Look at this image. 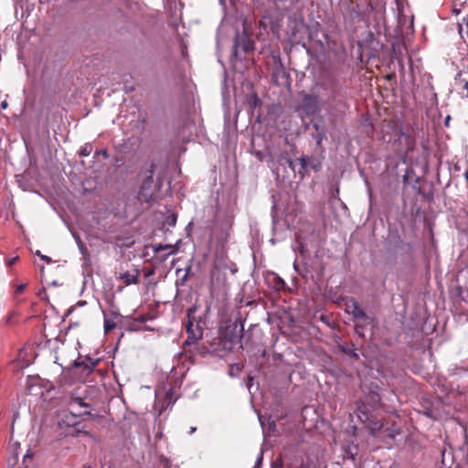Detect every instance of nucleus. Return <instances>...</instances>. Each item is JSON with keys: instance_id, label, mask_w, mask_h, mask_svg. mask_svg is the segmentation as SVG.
<instances>
[{"instance_id": "nucleus-1", "label": "nucleus", "mask_w": 468, "mask_h": 468, "mask_svg": "<svg viewBox=\"0 0 468 468\" xmlns=\"http://www.w3.org/2000/svg\"><path fill=\"white\" fill-rule=\"evenodd\" d=\"M155 168L156 165L152 163L150 168L145 173L138 193V197L142 202H150L157 190L156 183L154 180Z\"/></svg>"}, {"instance_id": "nucleus-2", "label": "nucleus", "mask_w": 468, "mask_h": 468, "mask_svg": "<svg viewBox=\"0 0 468 468\" xmlns=\"http://www.w3.org/2000/svg\"><path fill=\"white\" fill-rule=\"evenodd\" d=\"M195 311L196 307L188 308L186 311L187 323L186 324V329L187 333V338L186 339L185 344L188 346L195 344L203 336V329L199 324V321H197L196 318L192 315Z\"/></svg>"}, {"instance_id": "nucleus-3", "label": "nucleus", "mask_w": 468, "mask_h": 468, "mask_svg": "<svg viewBox=\"0 0 468 468\" xmlns=\"http://www.w3.org/2000/svg\"><path fill=\"white\" fill-rule=\"evenodd\" d=\"M254 48V44L245 31H237L232 47L231 58L238 59L240 52L248 53Z\"/></svg>"}, {"instance_id": "nucleus-4", "label": "nucleus", "mask_w": 468, "mask_h": 468, "mask_svg": "<svg viewBox=\"0 0 468 468\" xmlns=\"http://www.w3.org/2000/svg\"><path fill=\"white\" fill-rule=\"evenodd\" d=\"M90 404L86 403L80 397L71 396L69 402V412L74 417L90 416Z\"/></svg>"}, {"instance_id": "nucleus-5", "label": "nucleus", "mask_w": 468, "mask_h": 468, "mask_svg": "<svg viewBox=\"0 0 468 468\" xmlns=\"http://www.w3.org/2000/svg\"><path fill=\"white\" fill-rule=\"evenodd\" d=\"M320 86L322 89L329 92V101H335L337 97L340 96L341 88L339 86L338 80L334 76H328L323 80L320 83Z\"/></svg>"}, {"instance_id": "nucleus-6", "label": "nucleus", "mask_w": 468, "mask_h": 468, "mask_svg": "<svg viewBox=\"0 0 468 468\" xmlns=\"http://www.w3.org/2000/svg\"><path fill=\"white\" fill-rule=\"evenodd\" d=\"M346 309L355 319L364 320L366 324L373 322V319L366 314V312L360 307L359 303L355 299H351L346 303Z\"/></svg>"}, {"instance_id": "nucleus-7", "label": "nucleus", "mask_w": 468, "mask_h": 468, "mask_svg": "<svg viewBox=\"0 0 468 468\" xmlns=\"http://www.w3.org/2000/svg\"><path fill=\"white\" fill-rule=\"evenodd\" d=\"M96 361H93V359L90 356H86L84 359L78 358L73 362V367L76 368L82 367V373L85 375L90 374L95 366Z\"/></svg>"}, {"instance_id": "nucleus-8", "label": "nucleus", "mask_w": 468, "mask_h": 468, "mask_svg": "<svg viewBox=\"0 0 468 468\" xmlns=\"http://www.w3.org/2000/svg\"><path fill=\"white\" fill-rule=\"evenodd\" d=\"M120 279L123 281L126 285L137 284L139 282V271L134 270L133 272L126 271L122 273Z\"/></svg>"}, {"instance_id": "nucleus-9", "label": "nucleus", "mask_w": 468, "mask_h": 468, "mask_svg": "<svg viewBox=\"0 0 468 468\" xmlns=\"http://www.w3.org/2000/svg\"><path fill=\"white\" fill-rule=\"evenodd\" d=\"M356 415L363 423H367L371 420V415L365 403H361L357 406Z\"/></svg>"}, {"instance_id": "nucleus-10", "label": "nucleus", "mask_w": 468, "mask_h": 468, "mask_svg": "<svg viewBox=\"0 0 468 468\" xmlns=\"http://www.w3.org/2000/svg\"><path fill=\"white\" fill-rule=\"evenodd\" d=\"M367 429L369 430V432L373 436H377L378 433L382 430L383 428V422L381 420H370L367 422Z\"/></svg>"}, {"instance_id": "nucleus-11", "label": "nucleus", "mask_w": 468, "mask_h": 468, "mask_svg": "<svg viewBox=\"0 0 468 468\" xmlns=\"http://www.w3.org/2000/svg\"><path fill=\"white\" fill-rule=\"evenodd\" d=\"M380 395L375 391L369 392L366 397V402L372 407L378 406L380 404Z\"/></svg>"}, {"instance_id": "nucleus-12", "label": "nucleus", "mask_w": 468, "mask_h": 468, "mask_svg": "<svg viewBox=\"0 0 468 468\" xmlns=\"http://www.w3.org/2000/svg\"><path fill=\"white\" fill-rule=\"evenodd\" d=\"M311 160H313V156H305V155H303L297 159V161L300 165L299 174L302 175V177L303 176V174L307 171V168L309 167V161H311Z\"/></svg>"}, {"instance_id": "nucleus-13", "label": "nucleus", "mask_w": 468, "mask_h": 468, "mask_svg": "<svg viewBox=\"0 0 468 468\" xmlns=\"http://www.w3.org/2000/svg\"><path fill=\"white\" fill-rule=\"evenodd\" d=\"M314 128L316 130V134L313 136V138L316 141L317 145H320L324 138L325 137L324 131H320L319 125L317 123L314 124Z\"/></svg>"}, {"instance_id": "nucleus-14", "label": "nucleus", "mask_w": 468, "mask_h": 468, "mask_svg": "<svg viewBox=\"0 0 468 468\" xmlns=\"http://www.w3.org/2000/svg\"><path fill=\"white\" fill-rule=\"evenodd\" d=\"M93 150L92 144L90 143L85 144L80 149L79 154L80 156H89Z\"/></svg>"}, {"instance_id": "nucleus-15", "label": "nucleus", "mask_w": 468, "mask_h": 468, "mask_svg": "<svg viewBox=\"0 0 468 468\" xmlns=\"http://www.w3.org/2000/svg\"><path fill=\"white\" fill-rule=\"evenodd\" d=\"M285 286V282L278 275H273V288L277 291L282 290Z\"/></svg>"}, {"instance_id": "nucleus-16", "label": "nucleus", "mask_w": 468, "mask_h": 468, "mask_svg": "<svg viewBox=\"0 0 468 468\" xmlns=\"http://www.w3.org/2000/svg\"><path fill=\"white\" fill-rule=\"evenodd\" d=\"M285 468H314V465L308 462L302 461L299 464H288Z\"/></svg>"}, {"instance_id": "nucleus-17", "label": "nucleus", "mask_w": 468, "mask_h": 468, "mask_svg": "<svg viewBox=\"0 0 468 468\" xmlns=\"http://www.w3.org/2000/svg\"><path fill=\"white\" fill-rule=\"evenodd\" d=\"M177 217L176 214H170L165 218V224H167L170 227H174L176 224Z\"/></svg>"}, {"instance_id": "nucleus-18", "label": "nucleus", "mask_w": 468, "mask_h": 468, "mask_svg": "<svg viewBox=\"0 0 468 468\" xmlns=\"http://www.w3.org/2000/svg\"><path fill=\"white\" fill-rule=\"evenodd\" d=\"M341 350H342V352L350 355L352 357H354L356 360L359 358V355L356 353V349H350L348 347L342 346Z\"/></svg>"}, {"instance_id": "nucleus-19", "label": "nucleus", "mask_w": 468, "mask_h": 468, "mask_svg": "<svg viewBox=\"0 0 468 468\" xmlns=\"http://www.w3.org/2000/svg\"><path fill=\"white\" fill-rule=\"evenodd\" d=\"M115 327V323L112 320L105 319L104 320V331L106 333L110 332Z\"/></svg>"}, {"instance_id": "nucleus-20", "label": "nucleus", "mask_w": 468, "mask_h": 468, "mask_svg": "<svg viewBox=\"0 0 468 468\" xmlns=\"http://www.w3.org/2000/svg\"><path fill=\"white\" fill-rule=\"evenodd\" d=\"M188 271H189V269H187L186 272L183 275L182 278L176 280V287H180V286H184L186 282L187 281V278H188Z\"/></svg>"}, {"instance_id": "nucleus-21", "label": "nucleus", "mask_w": 468, "mask_h": 468, "mask_svg": "<svg viewBox=\"0 0 468 468\" xmlns=\"http://www.w3.org/2000/svg\"><path fill=\"white\" fill-rule=\"evenodd\" d=\"M262 461H263V451L261 450L257 459H256V462H255V464H254V467L253 468H261V465H262Z\"/></svg>"}, {"instance_id": "nucleus-22", "label": "nucleus", "mask_w": 468, "mask_h": 468, "mask_svg": "<svg viewBox=\"0 0 468 468\" xmlns=\"http://www.w3.org/2000/svg\"><path fill=\"white\" fill-rule=\"evenodd\" d=\"M154 250L155 253H159L161 252L162 250H167V249H170L171 248V245H162V244H158V245H154Z\"/></svg>"}, {"instance_id": "nucleus-23", "label": "nucleus", "mask_w": 468, "mask_h": 468, "mask_svg": "<svg viewBox=\"0 0 468 468\" xmlns=\"http://www.w3.org/2000/svg\"><path fill=\"white\" fill-rule=\"evenodd\" d=\"M367 324H356L355 326V332L356 335H358L360 337H364V326L366 325Z\"/></svg>"}, {"instance_id": "nucleus-24", "label": "nucleus", "mask_w": 468, "mask_h": 468, "mask_svg": "<svg viewBox=\"0 0 468 468\" xmlns=\"http://www.w3.org/2000/svg\"><path fill=\"white\" fill-rule=\"evenodd\" d=\"M99 155H102L104 159H108L109 158V154H108V151L106 149L96 151L94 157L99 156Z\"/></svg>"}, {"instance_id": "nucleus-25", "label": "nucleus", "mask_w": 468, "mask_h": 468, "mask_svg": "<svg viewBox=\"0 0 468 468\" xmlns=\"http://www.w3.org/2000/svg\"><path fill=\"white\" fill-rule=\"evenodd\" d=\"M17 261H18V257H17V256H16V257H13V258H11V259H8V260L6 261V264H7V266H12V265H13V264H15Z\"/></svg>"}, {"instance_id": "nucleus-26", "label": "nucleus", "mask_w": 468, "mask_h": 468, "mask_svg": "<svg viewBox=\"0 0 468 468\" xmlns=\"http://www.w3.org/2000/svg\"><path fill=\"white\" fill-rule=\"evenodd\" d=\"M40 259L44 261H46L47 263H51L53 262L52 259L47 255H40Z\"/></svg>"}, {"instance_id": "nucleus-27", "label": "nucleus", "mask_w": 468, "mask_h": 468, "mask_svg": "<svg viewBox=\"0 0 468 468\" xmlns=\"http://www.w3.org/2000/svg\"><path fill=\"white\" fill-rule=\"evenodd\" d=\"M25 287H26V284H19L16 289V292L22 293L25 290Z\"/></svg>"}, {"instance_id": "nucleus-28", "label": "nucleus", "mask_w": 468, "mask_h": 468, "mask_svg": "<svg viewBox=\"0 0 468 468\" xmlns=\"http://www.w3.org/2000/svg\"><path fill=\"white\" fill-rule=\"evenodd\" d=\"M385 433H387V436H388L390 439H394L395 438V433L393 432V431H390V430L387 429L385 431Z\"/></svg>"}, {"instance_id": "nucleus-29", "label": "nucleus", "mask_w": 468, "mask_h": 468, "mask_svg": "<svg viewBox=\"0 0 468 468\" xmlns=\"http://www.w3.org/2000/svg\"><path fill=\"white\" fill-rule=\"evenodd\" d=\"M309 166H311L313 169L317 170L318 165L314 163V158L313 157V160L309 161Z\"/></svg>"}, {"instance_id": "nucleus-30", "label": "nucleus", "mask_w": 468, "mask_h": 468, "mask_svg": "<svg viewBox=\"0 0 468 468\" xmlns=\"http://www.w3.org/2000/svg\"><path fill=\"white\" fill-rule=\"evenodd\" d=\"M463 89L466 91L465 97L468 98V81H465Z\"/></svg>"}, {"instance_id": "nucleus-31", "label": "nucleus", "mask_w": 468, "mask_h": 468, "mask_svg": "<svg viewBox=\"0 0 468 468\" xmlns=\"http://www.w3.org/2000/svg\"><path fill=\"white\" fill-rule=\"evenodd\" d=\"M1 108L2 109H6L7 108V102L5 101L1 102Z\"/></svg>"}, {"instance_id": "nucleus-32", "label": "nucleus", "mask_w": 468, "mask_h": 468, "mask_svg": "<svg viewBox=\"0 0 468 468\" xmlns=\"http://www.w3.org/2000/svg\"><path fill=\"white\" fill-rule=\"evenodd\" d=\"M33 454L30 453V452H27L24 456V461L27 459V458H32Z\"/></svg>"}, {"instance_id": "nucleus-33", "label": "nucleus", "mask_w": 468, "mask_h": 468, "mask_svg": "<svg viewBox=\"0 0 468 468\" xmlns=\"http://www.w3.org/2000/svg\"><path fill=\"white\" fill-rule=\"evenodd\" d=\"M464 178H465V180H466V182H467V185H468V170H466V171L464 172Z\"/></svg>"}, {"instance_id": "nucleus-34", "label": "nucleus", "mask_w": 468, "mask_h": 468, "mask_svg": "<svg viewBox=\"0 0 468 468\" xmlns=\"http://www.w3.org/2000/svg\"><path fill=\"white\" fill-rule=\"evenodd\" d=\"M252 380H253V378H252L251 377H250V378H248V386H249V387H250V385L251 384Z\"/></svg>"}, {"instance_id": "nucleus-35", "label": "nucleus", "mask_w": 468, "mask_h": 468, "mask_svg": "<svg viewBox=\"0 0 468 468\" xmlns=\"http://www.w3.org/2000/svg\"><path fill=\"white\" fill-rule=\"evenodd\" d=\"M35 255H37V256L40 257V255H43V254L40 252V250H37V251L35 252Z\"/></svg>"}, {"instance_id": "nucleus-36", "label": "nucleus", "mask_w": 468, "mask_h": 468, "mask_svg": "<svg viewBox=\"0 0 468 468\" xmlns=\"http://www.w3.org/2000/svg\"><path fill=\"white\" fill-rule=\"evenodd\" d=\"M449 121H450V116H447V118H446V120H445V123H446V125L448 124Z\"/></svg>"}, {"instance_id": "nucleus-37", "label": "nucleus", "mask_w": 468, "mask_h": 468, "mask_svg": "<svg viewBox=\"0 0 468 468\" xmlns=\"http://www.w3.org/2000/svg\"><path fill=\"white\" fill-rule=\"evenodd\" d=\"M172 253H173V251H170V252H168L167 254H165V259H166V258H167L169 255H171Z\"/></svg>"}, {"instance_id": "nucleus-38", "label": "nucleus", "mask_w": 468, "mask_h": 468, "mask_svg": "<svg viewBox=\"0 0 468 468\" xmlns=\"http://www.w3.org/2000/svg\"><path fill=\"white\" fill-rule=\"evenodd\" d=\"M195 431H196V428L192 427L191 430H190V433H193Z\"/></svg>"}, {"instance_id": "nucleus-39", "label": "nucleus", "mask_w": 468, "mask_h": 468, "mask_svg": "<svg viewBox=\"0 0 468 468\" xmlns=\"http://www.w3.org/2000/svg\"><path fill=\"white\" fill-rule=\"evenodd\" d=\"M76 410H84V409L83 408L76 407Z\"/></svg>"}, {"instance_id": "nucleus-40", "label": "nucleus", "mask_w": 468, "mask_h": 468, "mask_svg": "<svg viewBox=\"0 0 468 468\" xmlns=\"http://www.w3.org/2000/svg\"><path fill=\"white\" fill-rule=\"evenodd\" d=\"M453 12H454V13H456V14H459V13H460V10H458V9H454V10H453Z\"/></svg>"}, {"instance_id": "nucleus-41", "label": "nucleus", "mask_w": 468, "mask_h": 468, "mask_svg": "<svg viewBox=\"0 0 468 468\" xmlns=\"http://www.w3.org/2000/svg\"><path fill=\"white\" fill-rule=\"evenodd\" d=\"M459 32H462V25L459 24Z\"/></svg>"}, {"instance_id": "nucleus-42", "label": "nucleus", "mask_w": 468, "mask_h": 468, "mask_svg": "<svg viewBox=\"0 0 468 468\" xmlns=\"http://www.w3.org/2000/svg\"><path fill=\"white\" fill-rule=\"evenodd\" d=\"M85 303H86V302H84V301H83V302H80L79 303H80V305H83V304H85Z\"/></svg>"}, {"instance_id": "nucleus-43", "label": "nucleus", "mask_w": 468, "mask_h": 468, "mask_svg": "<svg viewBox=\"0 0 468 468\" xmlns=\"http://www.w3.org/2000/svg\"><path fill=\"white\" fill-rule=\"evenodd\" d=\"M290 166L293 169L292 162H290Z\"/></svg>"}]
</instances>
